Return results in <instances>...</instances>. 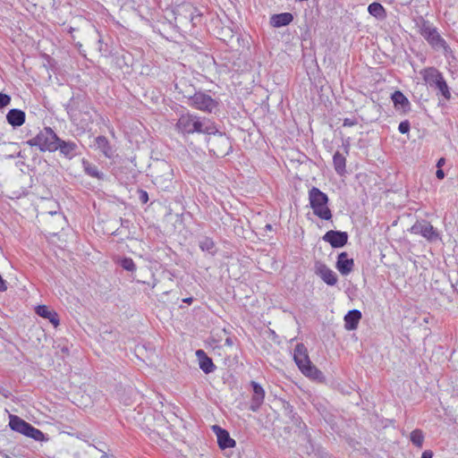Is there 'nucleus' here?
Segmentation results:
<instances>
[{"mask_svg":"<svg viewBox=\"0 0 458 458\" xmlns=\"http://www.w3.org/2000/svg\"><path fill=\"white\" fill-rule=\"evenodd\" d=\"M177 131L182 135L193 133L218 135L225 144H228V139L220 132L216 123L208 118L200 117L193 114H182L176 123Z\"/></svg>","mask_w":458,"mask_h":458,"instance_id":"f257e3e1","label":"nucleus"},{"mask_svg":"<svg viewBox=\"0 0 458 458\" xmlns=\"http://www.w3.org/2000/svg\"><path fill=\"white\" fill-rule=\"evenodd\" d=\"M418 25L420 35L436 51L445 56L452 53L445 40L440 36L437 28L432 23L422 19Z\"/></svg>","mask_w":458,"mask_h":458,"instance_id":"f03ea898","label":"nucleus"},{"mask_svg":"<svg viewBox=\"0 0 458 458\" xmlns=\"http://www.w3.org/2000/svg\"><path fill=\"white\" fill-rule=\"evenodd\" d=\"M309 202L315 216L327 221L332 218V212L328 207V196L318 188L313 186L310 189Z\"/></svg>","mask_w":458,"mask_h":458,"instance_id":"7ed1b4c3","label":"nucleus"},{"mask_svg":"<svg viewBox=\"0 0 458 458\" xmlns=\"http://www.w3.org/2000/svg\"><path fill=\"white\" fill-rule=\"evenodd\" d=\"M60 138L50 128L45 127L35 137L30 139L27 144L30 147H37L41 152H55L57 150V143Z\"/></svg>","mask_w":458,"mask_h":458,"instance_id":"20e7f679","label":"nucleus"},{"mask_svg":"<svg viewBox=\"0 0 458 458\" xmlns=\"http://www.w3.org/2000/svg\"><path fill=\"white\" fill-rule=\"evenodd\" d=\"M426 84L437 89L445 100L451 98V92L442 73L434 67H429L420 72Z\"/></svg>","mask_w":458,"mask_h":458,"instance_id":"39448f33","label":"nucleus"},{"mask_svg":"<svg viewBox=\"0 0 458 458\" xmlns=\"http://www.w3.org/2000/svg\"><path fill=\"white\" fill-rule=\"evenodd\" d=\"M293 360L300 370L307 377L318 378L321 372L311 364L307 348L303 344H298L293 352Z\"/></svg>","mask_w":458,"mask_h":458,"instance_id":"423d86ee","label":"nucleus"},{"mask_svg":"<svg viewBox=\"0 0 458 458\" xmlns=\"http://www.w3.org/2000/svg\"><path fill=\"white\" fill-rule=\"evenodd\" d=\"M191 106L198 110L212 113L218 103L204 92H196L191 98Z\"/></svg>","mask_w":458,"mask_h":458,"instance_id":"0eeeda50","label":"nucleus"},{"mask_svg":"<svg viewBox=\"0 0 458 458\" xmlns=\"http://www.w3.org/2000/svg\"><path fill=\"white\" fill-rule=\"evenodd\" d=\"M410 231L411 233L421 235L429 242H436L439 239L437 229L427 220L417 221Z\"/></svg>","mask_w":458,"mask_h":458,"instance_id":"6e6552de","label":"nucleus"},{"mask_svg":"<svg viewBox=\"0 0 458 458\" xmlns=\"http://www.w3.org/2000/svg\"><path fill=\"white\" fill-rule=\"evenodd\" d=\"M348 233L343 231H327L322 237L323 241L328 242L332 248L344 247L348 242Z\"/></svg>","mask_w":458,"mask_h":458,"instance_id":"1a4fd4ad","label":"nucleus"},{"mask_svg":"<svg viewBox=\"0 0 458 458\" xmlns=\"http://www.w3.org/2000/svg\"><path fill=\"white\" fill-rule=\"evenodd\" d=\"M315 273L328 285H335L337 283V276L335 273L322 262L315 264Z\"/></svg>","mask_w":458,"mask_h":458,"instance_id":"9d476101","label":"nucleus"},{"mask_svg":"<svg viewBox=\"0 0 458 458\" xmlns=\"http://www.w3.org/2000/svg\"><path fill=\"white\" fill-rule=\"evenodd\" d=\"M212 430L216 436L217 444L221 449L225 450L235 446L236 442L230 437L227 430L218 425L212 426Z\"/></svg>","mask_w":458,"mask_h":458,"instance_id":"9b49d317","label":"nucleus"},{"mask_svg":"<svg viewBox=\"0 0 458 458\" xmlns=\"http://www.w3.org/2000/svg\"><path fill=\"white\" fill-rule=\"evenodd\" d=\"M56 147L60 154L69 160L78 155L79 147L74 141L60 139Z\"/></svg>","mask_w":458,"mask_h":458,"instance_id":"f8f14e48","label":"nucleus"},{"mask_svg":"<svg viewBox=\"0 0 458 458\" xmlns=\"http://www.w3.org/2000/svg\"><path fill=\"white\" fill-rule=\"evenodd\" d=\"M250 385L252 386L253 394L250 404V410L257 411L264 402L265 391L263 387L255 381H251Z\"/></svg>","mask_w":458,"mask_h":458,"instance_id":"ddd939ff","label":"nucleus"},{"mask_svg":"<svg viewBox=\"0 0 458 458\" xmlns=\"http://www.w3.org/2000/svg\"><path fill=\"white\" fill-rule=\"evenodd\" d=\"M335 267L343 276H347L353 269L354 260L353 259L348 258V254L346 252H341L337 257Z\"/></svg>","mask_w":458,"mask_h":458,"instance_id":"4468645a","label":"nucleus"},{"mask_svg":"<svg viewBox=\"0 0 458 458\" xmlns=\"http://www.w3.org/2000/svg\"><path fill=\"white\" fill-rule=\"evenodd\" d=\"M196 356L199 360V368L205 374H209L215 371L216 365L212 359L209 358L203 350H197Z\"/></svg>","mask_w":458,"mask_h":458,"instance_id":"2eb2a0df","label":"nucleus"},{"mask_svg":"<svg viewBox=\"0 0 458 458\" xmlns=\"http://www.w3.org/2000/svg\"><path fill=\"white\" fill-rule=\"evenodd\" d=\"M96 148L102 152L106 158H113L114 157L115 150L111 146L109 140L105 136H98L95 139Z\"/></svg>","mask_w":458,"mask_h":458,"instance_id":"dca6fc26","label":"nucleus"},{"mask_svg":"<svg viewBox=\"0 0 458 458\" xmlns=\"http://www.w3.org/2000/svg\"><path fill=\"white\" fill-rule=\"evenodd\" d=\"M9 426L13 431L19 432L24 436H27L31 424L25 421L16 415L9 416Z\"/></svg>","mask_w":458,"mask_h":458,"instance_id":"f3484780","label":"nucleus"},{"mask_svg":"<svg viewBox=\"0 0 458 458\" xmlns=\"http://www.w3.org/2000/svg\"><path fill=\"white\" fill-rule=\"evenodd\" d=\"M25 113L17 108H13L9 110V112L6 114V120L9 124H11L13 127H20L25 123Z\"/></svg>","mask_w":458,"mask_h":458,"instance_id":"a211bd4d","label":"nucleus"},{"mask_svg":"<svg viewBox=\"0 0 458 458\" xmlns=\"http://www.w3.org/2000/svg\"><path fill=\"white\" fill-rule=\"evenodd\" d=\"M361 319V312L359 310H352L344 316V327L347 330H355Z\"/></svg>","mask_w":458,"mask_h":458,"instance_id":"6ab92c4d","label":"nucleus"},{"mask_svg":"<svg viewBox=\"0 0 458 458\" xmlns=\"http://www.w3.org/2000/svg\"><path fill=\"white\" fill-rule=\"evenodd\" d=\"M36 313L44 318L48 319L55 327L59 326V318L58 315L55 311L50 310L46 305H39L36 308Z\"/></svg>","mask_w":458,"mask_h":458,"instance_id":"aec40b11","label":"nucleus"},{"mask_svg":"<svg viewBox=\"0 0 458 458\" xmlns=\"http://www.w3.org/2000/svg\"><path fill=\"white\" fill-rule=\"evenodd\" d=\"M293 20V16L290 13H282L274 14L270 17V24L274 28H280L290 24Z\"/></svg>","mask_w":458,"mask_h":458,"instance_id":"412c9836","label":"nucleus"},{"mask_svg":"<svg viewBox=\"0 0 458 458\" xmlns=\"http://www.w3.org/2000/svg\"><path fill=\"white\" fill-rule=\"evenodd\" d=\"M81 165L83 167V171L87 175L92 178H96L98 180L105 179L104 173L100 172L96 165L90 163L86 158L81 159Z\"/></svg>","mask_w":458,"mask_h":458,"instance_id":"4be33fe9","label":"nucleus"},{"mask_svg":"<svg viewBox=\"0 0 458 458\" xmlns=\"http://www.w3.org/2000/svg\"><path fill=\"white\" fill-rule=\"evenodd\" d=\"M205 48L206 47L204 44L200 41H198L197 43L187 44L182 49V53H184L186 55H204L205 56H208V54L204 51Z\"/></svg>","mask_w":458,"mask_h":458,"instance_id":"5701e85b","label":"nucleus"},{"mask_svg":"<svg viewBox=\"0 0 458 458\" xmlns=\"http://www.w3.org/2000/svg\"><path fill=\"white\" fill-rule=\"evenodd\" d=\"M333 164L337 174L343 175L346 172V158L340 152L336 151L333 157Z\"/></svg>","mask_w":458,"mask_h":458,"instance_id":"b1692460","label":"nucleus"},{"mask_svg":"<svg viewBox=\"0 0 458 458\" xmlns=\"http://www.w3.org/2000/svg\"><path fill=\"white\" fill-rule=\"evenodd\" d=\"M368 12L370 15L379 21H383L386 18V9L381 4L377 2H374L368 6Z\"/></svg>","mask_w":458,"mask_h":458,"instance_id":"393cba45","label":"nucleus"},{"mask_svg":"<svg viewBox=\"0 0 458 458\" xmlns=\"http://www.w3.org/2000/svg\"><path fill=\"white\" fill-rule=\"evenodd\" d=\"M392 100L394 106H401L403 108H405L410 105L408 98L398 90L393 93Z\"/></svg>","mask_w":458,"mask_h":458,"instance_id":"a878e982","label":"nucleus"},{"mask_svg":"<svg viewBox=\"0 0 458 458\" xmlns=\"http://www.w3.org/2000/svg\"><path fill=\"white\" fill-rule=\"evenodd\" d=\"M410 439L414 445L421 447L424 441L423 432L420 429H414L411 433Z\"/></svg>","mask_w":458,"mask_h":458,"instance_id":"bb28decb","label":"nucleus"},{"mask_svg":"<svg viewBox=\"0 0 458 458\" xmlns=\"http://www.w3.org/2000/svg\"><path fill=\"white\" fill-rule=\"evenodd\" d=\"M26 437H29L36 441L47 440V437H46L45 434L38 428H34L32 425L30 426V428L29 429Z\"/></svg>","mask_w":458,"mask_h":458,"instance_id":"cd10ccee","label":"nucleus"},{"mask_svg":"<svg viewBox=\"0 0 458 458\" xmlns=\"http://www.w3.org/2000/svg\"><path fill=\"white\" fill-rule=\"evenodd\" d=\"M199 246L203 251H208L209 253H213V250L215 248V243L212 239L208 237H205L199 241Z\"/></svg>","mask_w":458,"mask_h":458,"instance_id":"c85d7f7f","label":"nucleus"},{"mask_svg":"<svg viewBox=\"0 0 458 458\" xmlns=\"http://www.w3.org/2000/svg\"><path fill=\"white\" fill-rule=\"evenodd\" d=\"M120 264L121 267L127 271L132 272L136 269V265L131 258H123Z\"/></svg>","mask_w":458,"mask_h":458,"instance_id":"c756f323","label":"nucleus"},{"mask_svg":"<svg viewBox=\"0 0 458 458\" xmlns=\"http://www.w3.org/2000/svg\"><path fill=\"white\" fill-rule=\"evenodd\" d=\"M410 128H411V125H410V123L409 121L405 120V121H403L399 123V126H398V131L403 133V134H405V133H408L409 131H410Z\"/></svg>","mask_w":458,"mask_h":458,"instance_id":"7c9ffc66","label":"nucleus"},{"mask_svg":"<svg viewBox=\"0 0 458 458\" xmlns=\"http://www.w3.org/2000/svg\"><path fill=\"white\" fill-rule=\"evenodd\" d=\"M11 102V97L4 93H0V108L8 106Z\"/></svg>","mask_w":458,"mask_h":458,"instance_id":"2f4dec72","label":"nucleus"},{"mask_svg":"<svg viewBox=\"0 0 458 458\" xmlns=\"http://www.w3.org/2000/svg\"><path fill=\"white\" fill-rule=\"evenodd\" d=\"M358 124V120L356 118H345L344 119L343 125L344 127H352Z\"/></svg>","mask_w":458,"mask_h":458,"instance_id":"473e14b6","label":"nucleus"},{"mask_svg":"<svg viewBox=\"0 0 458 458\" xmlns=\"http://www.w3.org/2000/svg\"><path fill=\"white\" fill-rule=\"evenodd\" d=\"M139 199L141 203L145 204L148 201V194L146 191H139Z\"/></svg>","mask_w":458,"mask_h":458,"instance_id":"72a5a7b5","label":"nucleus"},{"mask_svg":"<svg viewBox=\"0 0 458 458\" xmlns=\"http://www.w3.org/2000/svg\"><path fill=\"white\" fill-rule=\"evenodd\" d=\"M7 289L6 281L0 276V292H4Z\"/></svg>","mask_w":458,"mask_h":458,"instance_id":"f704fd0d","label":"nucleus"},{"mask_svg":"<svg viewBox=\"0 0 458 458\" xmlns=\"http://www.w3.org/2000/svg\"><path fill=\"white\" fill-rule=\"evenodd\" d=\"M436 176L437 179L442 180L445 178V173L441 168H437L436 172Z\"/></svg>","mask_w":458,"mask_h":458,"instance_id":"c9c22d12","label":"nucleus"},{"mask_svg":"<svg viewBox=\"0 0 458 458\" xmlns=\"http://www.w3.org/2000/svg\"><path fill=\"white\" fill-rule=\"evenodd\" d=\"M433 453L430 450H426L422 453L421 458H432Z\"/></svg>","mask_w":458,"mask_h":458,"instance_id":"e433bc0d","label":"nucleus"},{"mask_svg":"<svg viewBox=\"0 0 458 458\" xmlns=\"http://www.w3.org/2000/svg\"><path fill=\"white\" fill-rule=\"evenodd\" d=\"M445 163V159L444 157L439 158L437 163V167L441 168V166L444 165Z\"/></svg>","mask_w":458,"mask_h":458,"instance_id":"4c0bfd02","label":"nucleus"},{"mask_svg":"<svg viewBox=\"0 0 458 458\" xmlns=\"http://www.w3.org/2000/svg\"><path fill=\"white\" fill-rule=\"evenodd\" d=\"M182 301L187 303V304H191L193 301V298L192 297H188V298L183 299Z\"/></svg>","mask_w":458,"mask_h":458,"instance_id":"58836bf2","label":"nucleus"},{"mask_svg":"<svg viewBox=\"0 0 458 458\" xmlns=\"http://www.w3.org/2000/svg\"><path fill=\"white\" fill-rule=\"evenodd\" d=\"M225 344H226V345H230V346H231V345H233V341H232V339H231V338H229V337H228V338H226V339H225Z\"/></svg>","mask_w":458,"mask_h":458,"instance_id":"ea45409f","label":"nucleus"},{"mask_svg":"<svg viewBox=\"0 0 458 458\" xmlns=\"http://www.w3.org/2000/svg\"><path fill=\"white\" fill-rule=\"evenodd\" d=\"M266 229H267V230H268V231H271V230H272V225H269V224H267V225H266Z\"/></svg>","mask_w":458,"mask_h":458,"instance_id":"a19ab883","label":"nucleus"},{"mask_svg":"<svg viewBox=\"0 0 458 458\" xmlns=\"http://www.w3.org/2000/svg\"><path fill=\"white\" fill-rule=\"evenodd\" d=\"M107 454H104L100 458H107Z\"/></svg>","mask_w":458,"mask_h":458,"instance_id":"79ce46f5","label":"nucleus"},{"mask_svg":"<svg viewBox=\"0 0 458 458\" xmlns=\"http://www.w3.org/2000/svg\"><path fill=\"white\" fill-rule=\"evenodd\" d=\"M199 17V15H197L196 18ZM195 17L191 16V21H193Z\"/></svg>","mask_w":458,"mask_h":458,"instance_id":"37998d69","label":"nucleus"},{"mask_svg":"<svg viewBox=\"0 0 458 458\" xmlns=\"http://www.w3.org/2000/svg\"><path fill=\"white\" fill-rule=\"evenodd\" d=\"M160 179L161 178H159V177H156V182H159Z\"/></svg>","mask_w":458,"mask_h":458,"instance_id":"c03bdc74","label":"nucleus"},{"mask_svg":"<svg viewBox=\"0 0 458 458\" xmlns=\"http://www.w3.org/2000/svg\"><path fill=\"white\" fill-rule=\"evenodd\" d=\"M238 60L239 61H243V62L245 61V59H242V58H239Z\"/></svg>","mask_w":458,"mask_h":458,"instance_id":"a18cd8bd","label":"nucleus"},{"mask_svg":"<svg viewBox=\"0 0 458 458\" xmlns=\"http://www.w3.org/2000/svg\"><path fill=\"white\" fill-rule=\"evenodd\" d=\"M4 456L5 458H9V456H8L7 454H4Z\"/></svg>","mask_w":458,"mask_h":458,"instance_id":"49530a36","label":"nucleus"}]
</instances>
